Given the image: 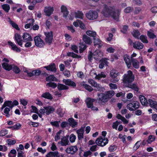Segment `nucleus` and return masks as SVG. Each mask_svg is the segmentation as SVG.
<instances>
[{"label":"nucleus","instance_id":"obj_1","mask_svg":"<svg viewBox=\"0 0 157 157\" xmlns=\"http://www.w3.org/2000/svg\"><path fill=\"white\" fill-rule=\"evenodd\" d=\"M120 12V10L117 9L115 10L114 7L111 6L110 3H108L104 4L101 13L105 17H111L113 19L118 21Z\"/></svg>","mask_w":157,"mask_h":157},{"label":"nucleus","instance_id":"obj_2","mask_svg":"<svg viewBox=\"0 0 157 157\" xmlns=\"http://www.w3.org/2000/svg\"><path fill=\"white\" fill-rule=\"evenodd\" d=\"M114 92L113 90L107 91L105 93L98 94V102L101 104L105 103L108 101L109 99L111 98L114 94Z\"/></svg>","mask_w":157,"mask_h":157},{"label":"nucleus","instance_id":"obj_3","mask_svg":"<svg viewBox=\"0 0 157 157\" xmlns=\"http://www.w3.org/2000/svg\"><path fill=\"white\" fill-rule=\"evenodd\" d=\"M123 79L124 82L125 83L132 82L134 79V76L132 72L130 70L128 71L127 74H125L124 75Z\"/></svg>","mask_w":157,"mask_h":157},{"label":"nucleus","instance_id":"obj_4","mask_svg":"<svg viewBox=\"0 0 157 157\" xmlns=\"http://www.w3.org/2000/svg\"><path fill=\"white\" fill-rule=\"evenodd\" d=\"M109 75L112 78L110 81L114 83L116 82L119 81L117 76L119 75V73L116 70L113 69L110 72Z\"/></svg>","mask_w":157,"mask_h":157},{"label":"nucleus","instance_id":"obj_5","mask_svg":"<svg viewBox=\"0 0 157 157\" xmlns=\"http://www.w3.org/2000/svg\"><path fill=\"white\" fill-rule=\"evenodd\" d=\"M55 110L53 106H48L44 107L43 109H40L39 111L42 114H44L45 113L47 115H49L53 113Z\"/></svg>","mask_w":157,"mask_h":157},{"label":"nucleus","instance_id":"obj_6","mask_svg":"<svg viewBox=\"0 0 157 157\" xmlns=\"http://www.w3.org/2000/svg\"><path fill=\"white\" fill-rule=\"evenodd\" d=\"M140 107V103L137 101H134L128 104L126 106L127 108L130 111H134L138 109Z\"/></svg>","mask_w":157,"mask_h":157},{"label":"nucleus","instance_id":"obj_7","mask_svg":"<svg viewBox=\"0 0 157 157\" xmlns=\"http://www.w3.org/2000/svg\"><path fill=\"white\" fill-rule=\"evenodd\" d=\"M108 140L107 138H102L100 136L97 138L95 141V143L99 146L103 147L108 143Z\"/></svg>","mask_w":157,"mask_h":157},{"label":"nucleus","instance_id":"obj_8","mask_svg":"<svg viewBox=\"0 0 157 157\" xmlns=\"http://www.w3.org/2000/svg\"><path fill=\"white\" fill-rule=\"evenodd\" d=\"M86 15L88 19L90 20H94L97 18L98 14L95 11L90 10L86 13Z\"/></svg>","mask_w":157,"mask_h":157},{"label":"nucleus","instance_id":"obj_9","mask_svg":"<svg viewBox=\"0 0 157 157\" xmlns=\"http://www.w3.org/2000/svg\"><path fill=\"white\" fill-rule=\"evenodd\" d=\"M35 45L39 48L43 47L45 45L44 41L38 36L35 37L34 39Z\"/></svg>","mask_w":157,"mask_h":157},{"label":"nucleus","instance_id":"obj_10","mask_svg":"<svg viewBox=\"0 0 157 157\" xmlns=\"http://www.w3.org/2000/svg\"><path fill=\"white\" fill-rule=\"evenodd\" d=\"M44 34L46 36L45 41L48 44H51L53 39V34L52 31L44 32Z\"/></svg>","mask_w":157,"mask_h":157},{"label":"nucleus","instance_id":"obj_11","mask_svg":"<svg viewBox=\"0 0 157 157\" xmlns=\"http://www.w3.org/2000/svg\"><path fill=\"white\" fill-rule=\"evenodd\" d=\"M78 149L76 146H72L67 147L66 152L68 154H74L77 152Z\"/></svg>","mask_w":157,"mask_h":157},{"label":"nucleus","instance_id":"obj_12","mask_svg":"<svg viewBox=\"0 0 157 157\" xmlns=\"http://www.w3.org/2000/svg\"><path fill=\"white\" fill-rule=\"evenodd\" d=\"M123 58L124 61L128 68H129L131 65V60H130V57L128 55L126 54L124 56Z\"/></svg>","mask_w":157,"mask_h":157},{"label":"nucleus","instance_id":"obj_13","mask_svg":"<svg viewBox=\"0 0 157 157\" xmlns=\"http://www.w3.org/2000/svg\"><path fill=\"white\" fill-rule=\"evenodd\" d=\"M23 41L26 42L28 41H32L33 39L31 35L28 33H24L22 36Z\"/></svg>","mask_w":157,"mask_h":157},{"label":"nucleus","instance_id":"obj_14","mask_svg":"<svg viewBox=\"0 0 157 157\" xmlns=\"http://www.w3.org/2000/svg\"><path fill=\"white\" fill-rule=\"evenodd\" d=\"M63 82L66 85L71 86L73 87H75L76 86L75 83L73 81L70 79H63Z\"/></svg>","mask_w":157,"mask_h":157},{"label":"nucleus","instance_id":"obj_15","mask_svg":"<svg viewBox=\"0 0 157 157\" xmlns=\"http://www.w3.org/2000/svg\"><path fill=\"white\" fill-rule=\"evenodd\" d=\"M84 132V128H81L77 130L76 133L78 134V139L79 140H82L83 138V134Z\"/></svg>","mask_w":157,"mask_h":157},{"label":"nucleus","instance_id":"obj_16","mask_svg":"<svg viewBox=\"0 0 157 157\" xmlns=\"http://www.w3.org/2000/svg\"><path fill=\"white\" fill-rule=\"evenodd\" d=\"M14 39L17 44L20 46L22 47V40L21 36L18 33L15 34Z\"/></svg>","mask_w":157,"mask_h":157},{"label":"nucleus","instance_id":"obj_17","mask_svg":"<svg viewBox=\"0 0 157 157\" xmlns=\"http://www.w3.org/2000/svg\"><path fill=\"white\" fill-rule=\"evenodd\" d=\"M133 47L138 50L142 49L144 47L143 44L139 41H137L133 43Z\"/></svg>","mask_w":157,"mask_h":157},{"label":"nucleus","instance_id":"obj_18","mask_svg":"<svg viewBox=\"0 0 157 157\" xmlns=\"http://www.w3.org/2000/svg\"><path fill=\"white\" fill-rule=\"evenodd\" d=\"M44 12L46 15L48 16H50L54 10L52 7H45L44 9Z\"/></svg>","mask_w":157,"mask_h":157},{"label":"nucleus","instance_id":"obj_19","mask_svg":"<svg viewBox=\"0 0 157 157\" xmlns=\"http://www.w3.org/2000/svg\"><path fill=\"white\" fill-rule=\"evenodd\" d=\"M45 68L47 70L54 72H55L56 70L55 64L54 63H52L49 66L45 67Z\"/></svg>","mask_w":157,"mask_h":157},{"label":"nucleus","instance_id":"obj_20","mask_svg":"<svg viewBox=\"0 0 157 157\" xmlns=\"http://www.w3.org/2000/svg\"><path fill=\"white\" fill-rule=\"evenodd\" d=\"M8 44L11 47L13 51L17 52H19L21 51L20 49L18 48L16 45L13 44L11 41H8Z\"/></svg>","mask_w":157,"mask_h":157},{"label":"nucleus","instance_id":"obj_21","mask_svg":"<svg viewBox=\"0 0 157 157\" xmlns=\"http://www.w3.org/2000/svg\"><path fill=\"white\" fill-rule=\"evenodd\" d=\"M140 102L143 105L147 106L148 103L146 99L143 95H140L139 97Z\"/></svg>","mask_w":157,"mask_h":157},{"label":"nucleus","instance_id":"obj_22","mask_svg":"<svg viewBox=\"0 0 157 157\" xmlns=\"http://www.w3.org/2000/svg\"><path fill=\"white\" fill-rule=\"evenodd\" d=\"M94 101V100L89 98H87L86 100L87 107L88 108H91L92 106L93 102Z\"/></svg>","mask_w":157,"mask_h":157},{"label":"nucleus","instance_id":"obj_23","mask_svg":"<svg viewBox=\"0 0 157 157\" xmlns=\"http://www.w3.org/2000/svg\"><path fill=\"white\" fill-rule=\"evenodd\" d=\"M80 85L90 92H91L93 90V89L92 87L88 84H85L84 82H81L80 83Z\"/></svg>","mask_w":157,"mask_h":157},{"label":"nucleus","instance_id":"obj_24","mask_svg":"<svg viewBox=\"0 0 157 157\" xmlns=\"http://www.w3.org/2000/svg\"><path fill=\"white\" fill-rule=\"evenodd\" d=\"M82 40L86 44H90L92 42V40H91L90 38L86 35H83Z\"/></svg>","mask_w":157,"mask_h":157},{"label":"nucleus","instance_id":"obj_25","mask_svg":"<svg viewBox=\"0 0 157 157\" xmlns=\"http://www.w3.org/2000/svg\"><path fill=\"white\" fill-rule=\"evenodd\" d=\"M61 11L63 13V16L66 17L68 14V12L66 6L62 5L61 7Z\"/></svg>","mask_w":157,"mask_h":157},{"label":"nucleus","instance_id":"obj_26","mask_svg":"<svg viewBox=\"0 0 157 157\" xmlns=\"http://www.w3.org/2000/svg\"><path fill=\"white\" fill-rule=\"evenodd\" d=\"M2 66L5 69L8 71H10L13 68V66L12 65H10L5 62L3 63H2Z\"/></svg>","mask_w":157,"mask_h":157},{"label":"nucleus","instance_id":"obj_27","mask_svg":"<svg viewBox=\"0 0 157 157\" xmlns=\"http://www.w3.org/2000/svg\"><path fill=\"white\" fill-rule=\"evenodd\" d=\"M69 125L72 127H75L77 124V122L73 118H69L68 119Z\"/></svg>","mask_w":157,"mask_h":157},{"label":"nucleus","instance_id":"obj_28","mask_svg":"<svg viewBox=\"0 0 157 157\" xmlns=\"http://www.w3.org/2000/svg\"><path fill=\"white\" fill-rule=\"evenodd\" d=\"M41 97L50 100H52L53 99V97L52 95L50 93L48 92L43 93L41 95Z\"/></svg>","mask_w":157,"mask_h":157},{"label":"nucleus","instance_id":"obj_29","mask_svg":"<svg viewBox=\"0 0 157 157\" xmlns=\"http://www.w3.org/2000/svg\"><path fill=\"white\" fill-rule=\"evenodd\" d=\"M75 17L76 18L82 19L83 17V13L80 11H77L75 13Z\"/></svg>","mask_w":157,"mask_h":157},{"label":"nucleus","instance_id":"obj_30","mask_svg":"<svg viewBox=\"0 0 157 157\" xmlns=\"http://www.w3.org/2000/svg\"><path fill=\"white\" fill-rule=\"evenodd\" d=\"M132 62L133 67L137 69L139 68V62L136 59H132Z\"/></svg>","mask_w":157,"mask_h":157},{"label":"nucleus","instance_id":"obj_31","mask_svg":"<svg viewBox=\"0 0 157 157\" xmlns=\"http://www.w3.org/2000/svg\"><path fill=\"white\" fill-rule=\"evenodd\" d=\"M9 22L13 28L17 30H19L20 29L17 25L16 23L11 20L10 18H9Z\"/></svg>","mask_w":157,"mask_h":157},{"label":"nucleus","instance_id":"obj_32","mask_svg":"<svg viewBox=\"0 0 157 157\" xmlns=\"http://www.w3.org/2000/svg\"><path fill=\"white\" fill-rule=\"evenodd\" d=\"M96 76L95 77L96 79L98 80L102 78H105L106 77V75L103 72H101L100 73L98 74V75L95 73Z\"/></svg>","mask_w":157,"mask_h":157},{"label":"nucleus","instance_id":"obj_33","mask_svg":"<svg viewBox=\"0 0 157 157\" xmlns=\"http://www.w3.org/2000/svg\"><path fill=\"white\" fill-rule=\"evenodd\" d=\"M94 45H98L100 47L102 45V41L97 38H94Z\"/></svg>","mask_w":157,"mask_h":157},{"label":"nucleus","instance_id":"obj_34","mask_svg":"<svg viewBox=\"0 0 157 157\" xmlns=\"http://www.w3.org/2000/svg\"><path fill=\"white\" fill-rule=\"evenodd\" d=\"M57 87L59 90H65L68 89L69 87L63 84L59 83L57 85Z\"/></svg>","mask_w":157,"mask_h":157},{"label":"nucleus","instance_id":"obj_35","mask_svg":"<svg viewBox=\"0 0 157 157\" xmlns=\"http://www.w3.org/2000/svg\"><path fill=\"white\" fill-rule=\"evenodd\" d=\"M69 143L68 138L65 137H63L61 140V144L63 146H66L68 145Z\"/></svg>","mask_w":157,"mask_h":157},{"label":"nucleus","instance_id":"obj_36","mask_svg":"<svg viewBox=\"0 0 157 157\" xmlns=\"http://www.w3.org/2000/svg\"><path fill=\"white\" fill-rule=\"evenodd\" d=\"M28 21H30V22L29 23L25 25V29H28L31 26H33L35 21L33 19H29L28 20Z\"/></svg>","mask_w":157,"mask_h":157},{"label":"nucleus","instance_id":"obj_37","mask_svg":"<svg viewBox=\"0 0 157 157\" xmlns=\"http://www.w3.org/2000/svg\"><path fill=\"white\" fill-rule=\"evenodd\" d=\"M79 48V52L81 53L86 48V45L84 43H80Z\"/></svg>","mask_w":157,"mask_h":157},{"label":"nucleus","instance_id":"obj_38","mask_svg":"<svg viewBox=\"0 0 157 157\" xmlns=\"http://www.w3.org/2000/svg\"><path fill=\"white\" fill-rule=\"evenodd\" d=\"M147 35L150 38H155L156 37V36L155 35L153 31L152 30H150L147 32Z\"/></svg>","mask_w":157,"mask_h":157},{"label":"nucleus","instance_id":"obj_39","mask_svg":"<svg viewBox=\"0 0 157 157\" xmlns=\"http://www.w3.org/2000/svg\"><path fill=\"white\" fill-rule=\"evenodd\" d=\"M48 153L52 157H58L59 156V154L57 151H50Z\"/></svg>","mask_w":157,"mask_h":157},{"label":"nucleus","instance_id":"obj_40","mask_svg":"<svg viewBox=\"0 0 157 157\" xmlns=\"http://www.w3.org/2000/svg\"><path fill=\"white\" fill-rule=\"evenodd\" d=\"M86 34L87 35L95 37L96 35V33L94 31H92L90 30H88L86 32Z\"/></svg>","mask_w":157,"mask_h":157},{"label":"nucleus","instance_id":"obj_41","mask_svg":"<svg viewBox=\"0 0 157 157\" xmlns=\"http://www.w3.org/2000/svg\"><path fill=\"white\" fill-rule=\"evenodd\" d=\"M132 34L133 36L138 39H139V36L140 35V33L138 30H133Z\"/></svg>","mask_w":157,"mask_h":157},{"label":"nucleus","instance_id":"obj_42","mask_svg":"<svg viewBox=\"0 0 157 157\" xmlns=\"http://www.w3.org/2000/svg\"><path fill=\"white\" fill-rule=\"evenodd\" d=\"M2 9L6 13L9 12L10 8L9 5L7 4H4L2 6Z\"/></svg>","mask_w":157,"mask_h":157},{"label":"nucleus","instance_id":"obj_43","mask_svg":"<svg viewBox=\"0 0 157 157\" xmlns=\"http://www.w3.org/2000/svg\"><path fill=\"white\" fill-rule=\"evenodd\" d=\"M47 81H55L56 80V78L53 75H50L46 78Z\"/></svg>","mask_w":157,"mask_h":157},{"label":"nucleus","instance_id":"obj_44","mask_svg":"<svg viewBox=\"0 0 157 157\" xmlns=\"http://www.w3.org/2000/svg\"><path fill=\"white\" fill-rule=\"evenodd\" d=\"M21 124L19 123L15 124L13 126L9 127L8 128H11L13 130H18L21 127Z\"/></svg>","mask_w":157,"mask_h":157},{"label":"nucleus","instance_id":"obj_45","mask_svg":"<svg viewBox=\"0 0 157 157\" xmlns=\"http://www.w3.org/2000/svg\"><path fill=\"white\" fill-rule=\"evenodd\" d=\"M56 112L60 117H63L64 113V111L61 108H59L57 109Z\"/></svg>","mask_w":157,"mask_h":157},{"label":"nucleus","instance_id":"obj_46","mask_svg":"<svg viewBox=\"0 0 157 157\" xmlns=\"http://www.w3.org/2000/svg\"><path fill=\"white\" fill-rule=\"evenodd\" d=\"M4 104L6 106H8L10 108H12L13 107L12 102L11 101H6L4 102Z\"/></svg>","mask_w":157,"mask_h":157},{"label":"nucleus","instance_id":"obj_47","mask_svg":"<svg viewBox=\"0 0 157 157\" xmlns=\"http://www.w3.org/2000/svg\"><path fill=\"white\" fill-rule=\"evenodd\" d=\"M129 87V88L133 89L136 92H138L139 90V88L136 84H133L132 85H130Z\"/></svg>","mask_w":157,"mask_h":157},{"label":"nucleus","instance_id":"obj_48","mask_svg":"<svg viewBox=\"0 0 157 157\" xmlns=\"http://www.w3.org/2000/svg\"><path fill=\"white\" fill-rule=\"evenodd\" d=\"M155 139V137L153 135H150L149 136L147 141L148 143H151L154 141Z\"/></svg>","mask_w":157,"mask_h":157},{"label":"nucleus","instance_id":"obj_49","mask_svg":"<svg viewBox=\"0 0 157 157\" xmlns=\"http://www.w3.org/2000/svg\"><path fill=\"white\" fill-rule=\"evenodd\" d=\"M140 39L143 43H147L148 40H147V37L144 35H141L140 37Z\"/></svg>","mask_w":157,"mask_h":157},{"label":"nucleus","instance_id":"obj_50","mask_svg":"<svg viewBox=\"0 0 157 157\" xmlns=\"http://www.w3.org/2000/svg\"><path fill=\"white\" fill-rule=\"evenodd\" d=\"M10 111V109L7 107H6L4 109V113L6 116L7 117H9L10 116V115L9 113Z\"/></svg>","mask_w":157,"mask_h":157},{"label":"nucleus","instance_id":"obj_51","mask_svg":"<svg viewBox=\"0 0 157 157\" xmlns=\"http://www.w3.org/2000/svg\"><path fill=\"white\" fill-rule=\"evenodd\" d=\"M133 10V8L130 6L126 7L124 10V12L126 13H129L131 12Z\"/></svg>","mask_w":157,"mask_h":157},{"label":"nucleus","instance_id":"obj_52","mask_svg":"<svg viewBox=\"0 0 157 157\" xmlns=\"http://www.w3.org/2000/svg\"><path fill=\"white\" fill-rule=\"evenodd\" d=\"M67 55L68 56H71L74 58H79L81 57V56H79L78 55L75 54L73 52H69L67 53Z\"/></svg>","mask_w":157,"mask_h":157},{"label":"nucleus","instance_id":"obj_53","mask_svg":"<svg viewBox=\"0 0 157 157\" xmlns=\"http://www.w3.org/2000/svg\"><path fill=\"white\" fill-rule=\"evenodd\" d=\"M76 136L74 134H71L70 136L69 140L71 143L74 142L76 140Z\"/></svg>","mask_w":157,"mask_h":157},{"label":"nucleus","instance_id":"obj_54","mask_svg":"<svg viewBox=\"0 0 157 157\" xmlns=\"http://www.w3.org/2000/svg\"><path fill=\"white\" fill-rule=\"evenodd\" d=\"M94 87L96 88L98 91H101L104 89L100 84H98L97 83L95 84Z\"/></svg>","mask_w":157,"mask_h":157},{"label":"nucleus","instance_id":"obj_55","mask_svg":"<svg viewBox=\"0 0 157 157\" xmlns=\"http://www.w3.org/2000/svg\"><path fill=\"white\" fill-rule=\"evenodd\" d=\"M148 102L149 103V106H150L152 108H153V106L155 104V103H156V102L155 101H153V100L151 99H149L148 100Z\"/></svg>","mask_w":157,"mask_h":157},{"label":"nucleus","instance_id":"obj_56","mask_svg":"<svg viewBox=\"0 0 157 157\" xmlns=\"http://www.w3.org/2000/svg\"><path fill=\"white\" fill-rule=\"evenodd\" d=\"M6 142L8 145H13L16 143V141L15 140L9 139L7 140Z\"/></svg>","mask_w":157,"mask_h":157},{"label":"nucleus","instance_id":"obj_57","mask_svg":"<svg viewBox=\"0 0 157 157\" xmlns=\"http://www.w3.org/2000/svg\"><path fill=\"white\" fill-rule=\"evenodd\" d=\"M94 56H98L101 57L102 56V53L100 52L98 50L96 51L93 53Z\"/></svg>","mask_w":157,"mask_h":157},{"label":"nucleus","instance_id":"obj_58","mask_svg":"<svg viewBox=\"0 0 157 157\" xmlns=\"http://www.w3.org/2000/svg\"><path fill=\"white\" fill-rule=\"evenodd\" d=\"M8 133V131L7 130L5 129L1 130L0 132V136H4Z\"/></svg>","mask_w":157,"mask_h":157},{"label":"nucleus","instance_id":"obj_59","mask_svg":"<svg viewBox=\"0 0 157 157\" xmlns=\"http://www.w3.org/2000/svg\"><path fill=\"white\" fill-rule=\"evenodd\" d=\"M12 68L14 72L16 74L19 73L20 71L19 68L16 66H14Z\"/></svg>","mask_w":157,"mask_h":157},{"label":"nucleus","instance_id":"obj_60","mask_svg":"<svg viewBox=\"0 0 157 157\" xmlns=\"http://www.w3.org/2000/svg\"><path fill=\"white\" fill-rule=\"evenodd\" d=\"M61 132V131H59L56 134L55 139L56 141H57L60 139V134Z\"/></svg>","mask_w":157,"mask_h":157},{"label":"nucleus","instance_id":"obj_61","mask_svg":"<svg viewBox=\"0 0 157 157\" xmlns=\"http://www.w3.org/2000/svg\"><path fill=\"white\" fill-rule=\"evenodd\" d=\"M47 86L49 87H52L53 88H55L57 86L56 84L54 82H49L47 83Z\"/></svg>","mask_w":157,"mask_h":157},{"label":"nucleus","instance_id":"obj_62","mask_svg":"<svg viewBox=\"0 0 157 157\" xmlns=\"http://www.w3.org/2000/svg\"><path fill=\"white\" fill-rule=\"evenodd\" d=\"M88 83L90 84L92 86H94L96 83L97 82L93 80L92 79H89L88 80Z\"/></svg>","mask_w":157,"mask_h":157},{"label":"nucleus","instance_id":"obj_63","mask_svg":"<svg viewBox=\"0 0 157 157\" xmlns=\"http://www.w3.org/2000/svg\"><path fill=\"white\" fill-rule=\"evenodd\" d=\"M17 150L18 152V157H25L23 155L24 153L22 152V151H19V149H17Z\"/></svg>","mask_w":157,"mask_h":157},{"label":"nucleus","instance_id":"obj_64","mask_svg":"<svg viewBox=\"0 0 157 157\" xmlns=\"http://www.w3.org/2000/svg\"><path fill=\"white\" fill-rule=\"evenodd\" d=\"M139 143L140 142L138 141L135 144L134 147H133V150L136 151L139 148L140 146V144H139Z\"/></svg>","mask_w":157,"mask_h":157}]
</instances>
